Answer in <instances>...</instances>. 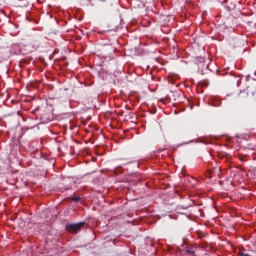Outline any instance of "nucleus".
<instances>
[{"instance_id":"obj_1","label":"nucleus","mask_w":256,"mask_h":256,"mask_svg":"<svg viewBox=\"0 0 256 256\" xmlns=\"http://www.w3.org/2000/svg\"><path fill=\"white\" fill-rule=\"evenodd\" d=\"M82 227H85V222H79L77 224H68L66 225V231H69V233H77L78 231H81Z\"/></svg>"},{"instance_id":"obj_2","label":"nucleus","mask_w":256,"mask_h":256,"mask_svg":"<svg viewBox=\"0 0 256 256\" xmlns=\"http://www.w3.org/2000/svg\"><path fill=\"white\" fill-rule=\"evenodd\" d=\"M71 200L74 201V203H79V201H81V197H79V196H72Z\"/></svg>"},{"instance_id":"obj_3","label":"nucleus","mask_w":256,"mask_h":256,"mask_svg":"<svg viewBox=\"0 0 256 256\" xmlns=\"http://www.w3.org/2000/svg\"><path fill=\"white\" fill-rule=\"evenodd\" d=\"M186 253H187L188 255H195V251H194L193 249H191V248H188V249L186 250Z\"/></svg>"},{"instance_id":"obj_4","label":"nucleus","mask_w":256,"mask_h":256,"mask_svg":"<svg viewBox=\"0 0 256 256\" xmlns=\"http://www.w3.org/2000/svg\"><path fill=\"white\" fill-rule=\"evenodd\" d=\"M239 256H251V255L245 254V253H243V252H239Z\"/></svg>"}]
</instances>
